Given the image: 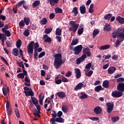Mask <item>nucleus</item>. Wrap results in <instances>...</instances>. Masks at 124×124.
<instances>
[{
    "instance_id": "nucleus-1",
    "label": "nucleus",
    "mask_w": 124,
    "mask_h": 124,
    "mask_svg": "<svg viewBox=\"0 0 124 124\" xmlns=\"http://www.w3.org/2000/svg\"><path fill=\"white\" fill-rule=\"evenodd\" d=\"M54 65L55 68H59L60 66L64 63V62L62 61V57L61 54H55L54 55Z\"/></svg>"
},
{
    "instance_id": "nucleus-2",
    "label": "nucleus",
    "mask_w": 124,
    "mask_h": 124,
    "mask_svg": "<svg viewBox=\"0 0 124 124\" xmlns=\"http://www.w3.org/2000/svg\"><path fill=\"white\" fill-rule=\"evenodd\" d=\"M70 24L71 27L69 28V31H73V32H76L78 28L79 27V24L76 23L74 21H71L70 22Z\"/></svg>"
},
{
    "instance_id": "nucleus-3",
    "label": "nucleus",
    "mask_w": 124,
    "mask_h": 124,
    "mask_svg": "<svg viewBox=\"0 0 124 124\" xmlns=\"http://www.w3.org/2000/svg\"><path fill=\"white\" fill-rule=\"evenodd\" d=\"M24 93H25L26 96H33L34 94L32 92V90L29 87H24Z\"/></svg>"
},
{
    "instance_id": "nucleus-4",
    "label": "nucleus",
    "mask_w": 124,
    "mask_h": 124,
    "mask_svg": "<svg viewBox=\"0 0 124 124\" xmlns=\"http://www.w3.org/2000/svg\"><path fill=\"white\" fill-rule=\"evenodd\" d=\"M33 45H34V42L31 41L27 47L28 53L29 55L30 54H32L33 53Z\"/></svg>"
},
{
    "instance_id": "nucleus-5",
    "label": "nucleus",
    "mask_w": 124,
    "mask_h": 124,
    "mask_svg": "<svg viewBox=\"0 0 124 124\" xmlns=\"http://www.w3.org/2000/svg\"><path fill=\"white\" fill-rule=\"evenodd\" d=\"M82 49H83V46L81 45L76 46L74 48V51H75V55H79L81 51H82Z\"/></svg>"
},
{
    "instance_id": "nucleus-6",
    "label": "nucleus",
    "mask_w": 124,
    "mask_h": 124,
    "mask_svg": "<svg viewBox=\"0 0 124 124\" xmlns=\"http://www.w3.org/2000/svg\"><path fill=\"white\" fill-rule=\"evenodd\" d=\"M106 105L108 106L107 112L108 113H111L113 111L114 108V103H106Z\"/></svg>"
},
{
    "instance_id": "nucleus-7",
    "label": "nucleus",
    "mask_w": 124,
    "mask_h": 124,
    "mask_svg": "<svg viewBox=\"0 0 124 124\" xmlns=\"http://www.w3.org/2000/svg\"><path fill=\"white\" fill-rule=\"evenodd\" d=\"M112 96L113 97H121V96H123V92L117 91H113L112 92Z\"/></svg>"
},
{
    "instance_id": "nucleus-8",
    "label": "nucleus",
    "mask_w": 124,
    "mask_h": 124,
    "mask_svg": "<svg viewBox=\"0 0 124 124\" xmlns=\"http://www.w3.org/2000/svg\"><path fill=\"white\" fill-rule=\"evenodd\" d=\"M87 58V55L86 54H83L81 56V57H79L76 60L77 64H80L82 62H84L85 61V59Z\"/></svg>"
},
{
    "instance_id": "nucleus-9",
    "label": "nucleus",
    "mask_w": 124,
    "mask_h": 124,
    "mask_svg": "<svg viewBox=\"0 0 124 124\" xmlns=\"http://www.w3.org/2000/svg\"><path fill=\"white\" fill-rule=\"evenodd\" d=\"M117 90L121 92V93H124V83H119L117 86Z\"/></svg>"
},
{
    "instance_id": "nucleus-10",
    "label": "nucleus",
    "mask_w": 124,
    "mask_h": 124,
    "mask_svg": "<svg viewBox=\"0 0 124 124\" xmlns=\"http://www.w3.org/2000/svg\"><path fill=\"white\" fill-rule=\"evenodd\" d=\"M94 113L96 114V115H98L102 112V108H101V107L97 106L94 109H93Z\"/></svg>"
},
{
    "instance_id": "nucleus-11",
    "label": "nucleus",
    "mask_w": 124,
    "mask_h": 124,
    "mask_svg": "<svg viewBox=\"0 0 124 124\" xmlns=\"http://www.w3.org/2000/svg\"><path fill=\"white\" fill-rule=\"evenodd\" d=\"M88 96L89 95H88V94L83 92H81L78 94V97L80 99H86L88 98Z\"/></svg>"
},
{
    "instance_id": "nucleus-12",
    "label": "nucleus",
    "mask_w": 124,
    "mask_h": 124,
    "mask_svg": "<svg viewBox=\"0 0 124 124\" xmlns=\"http://www.w3.org/2000/svg\"><path fill=\"white\" fill-rule=\"evenodd\" d=\"M75 72L76 74V78L79 79V78L81 77V71H80V69L78 68L75 69Z\"/></svg>"
},
{
    "instance_id": "nucleus-13",
    "label": "nucleus",
    "mask_w": 124,
    "mask_h": 124,
    "mask_svg": "<svg viewBox=\"0 0 124 124\" xmlns=\"http://www.w3.org/2000/svg\"><path fill=\"white\" fill-rule=\"evenodd\" d=\"M25 81L24 85L25 86H27L28 87H30L31 86V80L29 78V77L26 76L25 78Z\"/></svg>"
},
{
    "instance_id": "nucleus-14",
    "label": "nucleus",
    "mask_w": 124,
    "mask_h": 124,
    "mask_svg": "<svg viewBox=\"0 0 124 124\" xmlns=\"http://www.w3.org/2000/svg\"><path fill=\"white\" fill-rule=\"evenodd\" d=\"M105 31H111V26L108 23H106L104 27Z\"/></svg>"
},
{
    "instance_id": "nucleus-15",
    "label": "nucleus",
    "mask_w": 124,
    "mask_h": 124,
    "mask_svg": "<svg viewBox=\"0 0 124 124\" xmlns=\"http://www.w3.org/2000/svg\"><path fill=\"white\" fill-rule=\"evenodd\" d=\"M116 20L118 21L120 24H124V18L121 16H118L116 17Z\"/></svg>"
},
{
    "instance_id": "nucleus-16",
    "label": "nucleus",
    "mask_w": 124,
    "mask_h": 124,
    "mask_svg": "<svg viewBox=\"0 0 124 124\" xmlns=\"http://www.w3.org/2000/svg\"><path fill=\"white\" fill-rule=\"evenodd\" d=\"M115 71H116V67L113 66L109 67L108 70V74H113Z\"/></svg>"
},
{
    "instance_id": "nucleus-17",
    "label": "nucleus",
    "mask_w": 124,
    "mask_h": 124,
    "mask_svg": "<svg viewBox=\"0 0 124 124\" xmlns=\"http://www.w3.org/2000/svg\"><path fill=\"white\" fill-rule=\"evenodd\" d=\"M2 92L4 95H5V96H6V95H7V93H9V89L8 88V87H3Z\"/></svg>"
},
{
    "instance_id": "nucleus-18",
    "label": "nucleus",
    "mask_w": 124,
    "mask_h": 124,
    "mask_svg": "<svg viewBox=\"0 0 124 124\" xmlns=\"http://www.w3.org/2000/svg\"><path fill=\"white\" fill-rule=\"evenodd\" d=\"M84 54H86L87 57H91V52H90V48L87 47L83 49Z\"/></svg>"
},
{
    "instance_id": "nucleus-19",
    "label": "nucleus",
    "mask_w": 124,
    "mask_h": 124,
    "mask_svg": "<svg viewBox=\"0 0 124 124\" xmlns=\"http://www.w3.org/2000/svg\"><path fill=\"white\" fill-rule=\"evenodd\" d=\"M111 47L110 45H106L104 46H102L100 47V50H102L104 51V50H107V49H109Z\"/></svg>"
},
{
    "instance_id": "nucleus-20",
    "label": "nucleus",
    "mask_w": 124,
    "mask_h": 124,
    "mask_svg": "<svg viewBox=\"0 0 124 124\" xmlns=\"http://www.w3.org/2000/svg\"><path fill=\"white\" fill-rule=\"evenodd\" d=\"M62 109L64 113H67L69 110V107L68 106L63 105L62 108Z\"/></svg>"
},
{
    "instance_id": "nucleus-21",
    "label": "nucleus",
    "mask_w": 124,
    "mask_h": 124,
    "mask_svg": "<svg viewBox=\"0 0 124 124\" xmlns=\"http://www.w3.org/2000/svg\"><path fill=\"white\" fill-rule=\"evenodd\" d=\"M83 87V83L82 82L79 83L75 87L74 90L75 91H78V90H81Z\"/></svg>"
},
{
    "instance_id": "nucleus-22",
    "label": "nucleus",
    "mask_w": 124,
    "mask_h": 124,
    "mask_svg": "<svg viewBox=\"0 0 124 124\" xmlns=\"http://www.w3.org/2000/svg\"><path fill=\"white\" fill-rule=\"evenodd\" d=\"M57 94L59 97H60V98H63V97H65L66 96L65 93L63 92H58L57 93Z\"/></svg>"
},
{
    "instance_id": "nucleus-23",
    "label": "nucleus",
    "mask_w": 124,
    "mask_h": 124,
    "mask_svg": "<svg viewBox=\"0 0 124 124\" xmlns=\"http://www.w3.org/2000/svg\"><path fill=\"white\" fill-rule=\"evenodd\" d=\"M78 43H79V39H78V38H75L73 39L71 45H76Z\"/></svg>"
},
{
    "instance_id": "nucleus-24",
    "label": "nucleus",
    "mask_w": 124,
    "mask_h": 124,
    "mask_svg": "<svg viewBox=\"0 0 124 124\" xmlns=\"http://www.w3.org/2000/svg\"><path fill=\"white\" fill-rule=\"evenodd\" d=\"M44 38H45V42H48L50 43L51 41V38L48 37V35L46 34L44 35Z\"/></svg>"
},
{
    "instance_id": "nucleus-25",
    "label": "nucleus",
    "mask_w": 124,
    "mask_h": 124,
    "mask_svg": "<svg viewBox=\"0 0 124 124\" xmlns=\"http://www.w3.org/2000/svg\"><path fill=\"white\" fill-rule=\"evenodd\" d=\"M80 11L81 14L86 13V7L85 6H81L79 7Z\"/></svg>"
},
{
    "instance_id": "nucleus-26",
    "label": "nucleus",
    "mask_w": 124,
    "mask_h": 124,
    "mask_svg": "<svg viewBox=\"0 0 124 124\" xmlns=\"http://www.w3.org/2000/svg\"><path fill=\"white\" fill-rule=\"evenodd\" d=\"M121 31V29H118L115 32L112 33V36L113 38H116L117 36L119 37V31Z\"/></svg>"
},
{
    "instance_id": "nucleus-27",
    "label": "nucleus",
    "mask_w": 124,
    "mask_h": 124,
    "mask_svg": "<svg viewBox=\"0 0 124 124\" xmlns=\"http://www.w3.org/2000/svg\"><path fill=\"white\" fill-rule=\"evenodd\" d=\"M91 66H92L91 63H89L88 64H87L85 66V69L84 70V71H85L86 72H88V71H89Z\"/></svg>"
},
{
    "instance_id": "nucleus-28",
    "label": "nucleus",
    "mask_w": 124,
    "mask_h": 124,
    "mask_svg": "<svg viewBox=\"0 0 124 124\" xmlns=\"http://www.w3.org/2000/svg\"><path fill=\"white\" fill-rule=\"evenodd\" d=\"M47 22H48V20H47V18L45 17L43 18L40 21L41 25H46V24H47Z\"/></svg>"
},
{
    "instance_id": "nucleus-29",
    "label": "nucleus",
    "mask_w": 124,
    "mask_h": 124,
    "mask_svg": "<svg viewBox=\"0 0 124 124\" xmlns=\"http://www.w3.org/2000/svg\"><path fill=\"white\" fill-rule=\"evenodd\" d=\"M119 120H120V117H119V116L111 117V121L113 123H117Z\"/></svg>"
},
{
    "instance_id": "nucleus-30",
    "label": "nucleus",
    "mask_w": 124,
    "mask_h": 124,
    "mask_svg": "<svg viewBox=\"0 0 124 124\" xmlns=\"http://www.w3.org/2000/svg\"><path fill=\"white\" fill-rule=\"evenodd\" d=\"M31 99L32 100V102L34 104V105L38 104V100L35 97H31Z\"/></svg>"
},
{
    "instance_id": "nucleus-31",
    "label": "nucleus",
    "mask_w": 124,
    "mask_h": 124,
    "mask_svg": "<svg viewBox=\"0 0 124 124\" xmlns=\"http://www.w3.org/2000/svg\"><path fill=\"white\" fill-rule=\"evenodd\" d=\"M99 33V30H98V29L94 30L93 33V38H94Z\"/></svg>"
},
{
    "instance_id": "nucleus-32",
    "label": "nucleus",
    "mask_w": 124,
    "mask_h": 124,
    "mask_svg": "<svg viewBox=\"0 0 124 124\" xmlns=\"http://www.w3.org/2000/svg\"><path fill=\"white\" fill-rule=\"evenodd\" d=\"M56 35H62V29L60 28H57L56 31H55Z\"/></svg>"
},
{
    "instance_id": "nucleus-33",
    "label": "nucleus",
    "mask_w": 124,
    "mask_h": 124,
    "mask_svg": "<svg viewBox=\"0 0 124 124\" xmlns=\"http://www.w3.org/2000/svg\"><path fill=\"white\" fill-rule=\"evenodd\" d=\"M16 47L19 49L21 46H22V41H21L20 39H18L16 42Z\"/></svg>"
},
{
    "instance_id": "nucleus-34",
    "label": "nucleus",
    "mask_w": 124,
    "mask_h": 124,
    "mask_svg": "<svg viewBox=\"0 0 124 124\" xmlns=\"http://www.w3.org/2000/svg\"><path fill=\"white\" fill-rule=\"evenodd\" d=\"M56 121L57 123H64V119H63L62 117L57 118H56Z\"/></svg>"
},
{
    "instance_id": "nucleus-35",
    "label": "nucleus",
    "mask_w": 124,
    "mask_h": 124,
    "mask_svg": "<svg viewBox=\"0 0 124 124\" xmlns=\"http://www.w3.org/2000/svg\"><path fill=\"white\" fill-rule=\"evenodd\" d=\"M53 31V28H48V29H45L44 32L46 34H49V33H50L51 31Z\"/></svg>"
},
{
    "instance_id": "nucleus-36",
    "label": "nucleus",
    "mask_w": 124,
    "mask_h": 124,
    "mask_svg": "<svg viewBox=\"0 0 124 124\" xmlns=\"http://www.w3.org/2000/svg\"><path fill=\"white\" fill-rule=\"evenodd\" d=\"M18 49L17 48H14L13 50V54L14 55H15L16 57H17L19 55Z\"/></svg>"
},
{
    "instance_id": "nucleus-37",
    "label": "nucleus",
    "mask_w": 124,
    "mask_h": 124,
    "mask_svg": "<svg viewBox=\"0 0 124 124\" xmlns=\"http://www.w3.org/2000/svg\"><path fill=\"white\" fill-rule=\"evenodd\" d=\"M109 86V81L108 80H105L103 83V86L104 88H108Z\"/></svg>"
},
{
    "instance_id": "nucleus-38",
    "label": "nucleus",
    "mask_w": 124,
    "mask_h": 124,
    "mask_svg": "<svg viewBox=\"0 0 124 124\" xmlns=\"http://www.w3.org/2000/svg\"><path fill=\"white\" fill-rule=\"evenodd\" d=\"M41 94H40L39 95L40 99L39 100V103H40V104H41V105H43V99H44V96L42 97Z\"/></svg>"
},
{
    "instance_id": "nucleus-39",
    "label": "nucleus",
    "mask_w": 124,
    "mask_h": 124,
    "mask_svg": "<svg viewBox=\"0 0 124 124\" xmlns=\"http://www.w3.org/2000/svg\"><path fill=\"white\" fill-rule=\"evenodd\" d=\"M15 111L16 117L17 119H19V118H20V112H19V109H18V108H15Z\"/></svg>"
},
{
    "instance_id": "nucleus-40",
    "label": "nucleus",
    "mask_w": 124,
    "mask_h": 124,
    "mask_svg": "<svg viewBox=\"0 0 124 124\" xmlns=\"http://www.w3.org/2000/svg\"><path fill=\"white\" fill-rule=\"evenodd\" d=\"M72 12L74 13V16H77L78 14V8L77 7H74L72 10Z\"/></svg>"
},
{
    "instance_id": "nucleus-41",
    "label": "nucleus",
    "mask_w": 124,
    "mask_h": 124,
    "mask_svg": "<svg viewBox=\"0 0 124 124\" xmlns=\"http://www.w3.org/2000/svg\"><path fill=\"white\" fill-rule=\"evenodd\" d=\"M83 31H84V28L81 27L78 29V34H79V35H80L82 34V33H83Z\"/></svg>"
},
{
    "instance_id": "nucleus-42",
    "label": "nucleus",
    "mask_w": 124,
    "mask_h": 124,
    "mask_svg": "<svg viewBox=\"0 0 124 124\" xmlns=\"http://www.w3.org/2000/svg\"><path fill=\"white\" fill-rule=\"evenodd\" d=\"M4 33H5L6 36H7V37H10L11 35V34L10 33V31L8 30H5V31H2Z\"/></svg>"
},
{
    "instance_id": "nucleus-43",
    "label": "nucleus",
    "mask_w": 124,
    "mask_h": 124,
    "mask_svg": "<svg viewBox=\"0 0 124 124\" xmlns=\"http://www.w3.org/2000/svg\"><path fill=\"white\" fill-rule=\"evenodd\" d=\"M89 13H93V4L92 3L90 5V8L89 9Z\"/></svg>"
},
{
    "instance_id": "nucleus-44",
    "label": "nucleus",
    "mask_w": 124,
    "mask_h": 124,
    "mask_svg": "<svg viewBox=\"0 0 124 124\" xmlns=\"http://www.w3.org/2000/svg\"><path fill=\"white\" fill-rule=\"evenodd\" d=\"M51 114L52 115V118H57V112L55 110H53L51 111Z\"/></svg>"
},
{
    "instance_id": "nucleus-45",
    "label": "nucleus",
    "mask_w": 124,
    "mask_h": 124,
    "mask_svg": "<svg viewBox=\"0 0 124 124\" xmlns=\"http://www.w3.org/2000/svg\"><path fill=\"white\" fill-rule=\"evenodd\" d=\"M17 77L20 79H24L25 78V75L23 73H19L17 74Z\"/></svg>"
},
{
    "instance_id": "nucleus-46",
    "label": "nucleus",
    "mask_w": 124,
    "mask_h": 124,
    "mask_svg": "<svg viewBox=\"0 0 124 124\" xmlns=\"http://www.w3.org/2000/svg\"><path fill=\"white\" fill-rule=\"evenodd\" d=\"M24 21L26 25H29V24H30V22L31 20H30V18L25 17L24 18Z\"/></svg>"
},
{
    "instance_id": "nucleus-47",
    "label": "nucleus",
    "mask_w": 124,
    "mask_h": 124,
    "mask_svg": "<svg viewBox=\"0 0 124 124\" xmlns=\"http://www.w3.org/2000/svg\"><path fill=\"white\" fill-rule=\"evenodd\" d=\"M111 17H112V14H108L107 15L105 16L104 19L105 20H109V19H110V18H111Z\"/></svg>"
},
{
    "instance_id": "nucleus-48",
    "label": "nucleus",
    "mask_w": 124,
    "mask_h": 124,
    "mask_svg": "<svg viewBox=\"0 0 124 124\" xmlns=\"http://www.w3.org/2000/svg\"><path fill=\"white\" fill-rule=\"evenodd\" d=\"M40 3V0H35L32 4L33 7H35V6H37V5H38Z\"/></svg>"
},
{
    "instance_id": "nucleus-49",
    "label": "nucleus",
    "mask_w": 124,
    "mask_h": 124,
    "mask_svg": "<svg viewBox=\"0 0 124 124\" xmlns=\"http://www.w3.org/2000/svg\"><path fill=\"white\" fill-rule=\"evenodd\" d=\"M93 72L91 70L89 72H86L85 75L86 76H88V77H90V76H92V75H93Z\"/></svg>"
},
{
    "instance_id": "nucleus-50",
    "label": "nucleus",
    "mask_w": 124,
    "mask_h": 124,
    "mask_svg": "<svg viewBox=\"0 0 124 124\" xmlns=\"http://www.w3.org/2000/svg\"><path fill=\"white\" fill-rule=\"evenodd\" d=\"M55 11L56 13H62V10L59 7H57L55 8Z\"/></svg>"
},
{
    "instance_id": "nucleus-51",
    "label": "nucleus",
    "mask_w": 124,
    "mask_h": 124,
    "mask_svg": "<svg viewBox=\"0 0 124 124\" xmlns=\"http://www.w3.org/2000/svg\"><path fill=\"white\" fill-rule=\"evenodd\" d=\"M59 0H50V4L51 5H54L55 3H58Z\"/></svg>"
},
{
    "instance_id": "nucleus-52",
    "label": "nucleus",
    "mask_w": 124,
    "mask_h": 124,
    "mask_svg": "<svg viewBox=\"0 0 124 124\" xmlns=\"http://www.w3.org/2000/svg\"><path fill=\"white\" fill-rule=\"evenodd\" d=\"M61 81H62V82H63L64 83H67V82H68V79H67V78L62 76V77Z\"/></svg>"
},
{
    "instance_id": "nucleus-53",
    "label": "nucleus",
    "mask_w": 124,
    "mask_h": 124,
    "mask_svg": "<svg viewBox=\"0 0 124 124\" xmlns=\"http://www.w3.org/2000/svg\"><path fill=\"white\" fill-rule=\"evenodd\" d=\"M17 64H18V66L20 67H22V69L25 68V66H24V64L22 62H17Z\"/></svg>"
},
{
    "instance_id": "nucleus-54",
    "label": "nucleus",
    "mask_w": 124,
    "mask_h": 124,
    "mask_svg": "<svg viewBox=\"0 0 124 124\" xmlns=\"http://www.w3.org/2000/svg\"><path fill=\"white\" fill-rule=\"evenodd\" d=\"M102 88V87L100 85L96 87L95 88V92H97V93H98V92H99L100 91H101Z\"/></svg>"
},
{
    "instance_id": "nucleus-55",
    "label": "nucleus",
    "mask_w": 124,
    "mask_h": 124,
    "mask_svg": "<svg viewBox=\"0 0 124 124\" xmlns=\"http://www.w3.org/2000/svg\"><path fill=\"white\" fill-rule=\"evenodd\" d=\"M90 120H91V121H93V122H97V121H99V118L98 117H93V118H90Z\"/></svg>"
},
{
    "instance_id": "nucleus-56",
    "label": "nucleus",
    "mask_w": 124,
    "mask_h": 124,
    "mask_svg": "<svg viewBox=\"0 0 124 124\" xmlns=\"http://www.w3.org/2000/svg\"><path fill=\"white\" fill-rule=\"evenodd\" d=\"M24 3H25L24 0L21 1L20 2H18L16 5V7H19L21 6V5H22V4H24Z\"/></svg>"
},
{
    "instance_id": "nucleus-57",
    "label": "nucleus",
    "mask_w": 124,
    "mask_h": 124,
    "mask_svg": "<svg viewBox=\"0 0 124 124\" xmlns=\"http://www.w3.org/2000/svg\"><path fill=\"white\" fill-rule=\"evenodd\" d=\"M0 59L1 60V61H2V62H5L6 65H8V62L6 61V60H5V59L3 57L1 56Z\"/></svg>"
},
{
    "instance_id": "nucleus-58",
    "label": "nucleus",
    "mask_w": 124,
    "mask_h": 124,
    "mask_svg": "<svg viewBox=\"0 0 124 124\" xmlns=\"http://www.w3.org/2000/svg\"><path fill=\"white\" fill-rule=\"evenodd\" d=\"M24 34L25 36H29V35H30V31L28 30H25Z\"/></svg>"
},
{
    "instance_id": "nucleus-59",
    "label": "nucleus",
    "mask_w": 124,
    "mask_h": 124,
    "mask_svg": "<svg viewBox=\"0 0 124 124\" xmlns=\"http://www.w3.org/2000/svg\"><path fill=\"white\" fill-rule=\"evenodd\" d=\"M45 56V52H41L38 56V58L39 59H41V58H42V57Z\"/></svg>"
},
{
    "instance_id": "nucleus-60",
    "label": "nucleus",
    "mask_w": 124,
    "mask_h": 124,
    "mask_svg": "<svg viewBox=\"0 0 124 124\" xmlns=\"http://www.w3.org/2000/svg\"><path fill=\"white\" fill-rule=\"evenodd\" d=\"M121 45V41L120 40H117L115 45V47H118V46H120Z\"/></svg>"
},
{
    "instance_id": "nucleus-61",
    "label": "nucleus",
    "mask_w": 124,
    "mask_h": 124,
    "mask_svg": "<svg viewBox=\"0 0 124 124\" xmlns=\"http://www.w3.org/2000/svg\"><path fill=\"white\" fill-rule=\"evenodd\" d=\"M38 47H39V45L37 43H36L34 45V51H37Z\"/></svg>"
},
{
    "instance_id": "nucleus-62",
    "label": "nucleus",
    "mask_w": 124,
    "mask_h": 124,
    "mask_svg": "<svg viewBox=\"0 0 124 124\" xmlns=\"http://www.w3.org/2000/svg\"><path fill=\"white\" fill-rule=\"evenodd\" d=\"M103 58L105 59V60H108L111 58V55H104L103 56Z\"/></svg>"
},
{
    "instance_id": "nucleus-63",
    "label": "nucleus",
    "mask_w": 124,
    "mask_h": 124,
    "mask_svg": "<svg viewBox=\"0 0 124 124\" xmlns=\"http://www.w3.org/2000/svg\"><path fill=\"white\" fill-rule=\"evenodd\" d=\"M117 81L118 82H124V78H120L117 79Z\"/></svg>"
},
{
    "instance_id": "nucleus-64",
    "label": "nucleus",
    "mask_w": 124,
    "mask_h": 124,
    "mask_svg": "<svg viewBox=\"0 0 124 124\" xmlns=\"http://www.w3.org/2000/svg\"><path fill=\"white\" fill-rule=\"evenodd\" d=\"M50 122L52 124H56V122H57V121H56V118H52L50 120Z\"/></svg>"
}]
</instances>
